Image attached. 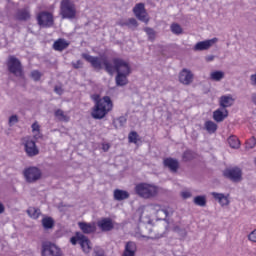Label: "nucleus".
<instances>
[{
	"label": "nucleus",
	"mask_w": 256,
	"mask_h": 256,
	"mask_svg": "<svg viewBox=\"0 0 256 256\" xmlns=\"http://www.w3.org/2000/svg\"><path fill=\"white\" fill-rule=\"evenodd\" d=\"M102 62L106 73L109 75H113L115 71L117 74L131 75V65L124 59L114 58L111 63L107 58H104Z\"/></svg>",
	"instance_id": "f257e3e1"
},
{
	"label": "nucleus",
	"mask_w": 256,
	"mask_h": 256,
	"mask_svg": "<svg viewBox=\"0 0 256 256\" xmlns=\"http://www.w3.org/2000/svg\"><path fill=\"white\" fill-rule=\"evenodd\" d=\"M112 110L113 101H111V97L104 96L103 98L96 101L91 112V117L93 119H105L107 114Z\"/></svg>",
	"instance_id": "f03ea898"
},
{
	"label": "nucleus",
	"mask_w": 256,
	"mask_h": 256,
	"mask_svg": "<svg viewBox=\"0 0 256 256\" xmlns=\"http://www.w3.org/2000/svg\"><path fill=\"white\" fill-rule=\"evenodd\" d=\"M135 193L142 199H153L157 197L159 188L153 184L139 183L135 186Z\"/></svg>",
	"instance_id": "7ed1b4c3"
},
{
	"label": "nucleus",
	"mask_w": 256,
	"mask_h": 256,
	"mask_svg": "<svg viewBox=\"0 0 256 256\" xmlns=\"http://www.w3.org/2000/svg\"><path fill=\"white\" fill-rule=\"evenodd\" d=\"M139 229L141 237L146 239H161L165 235V226H151L145 227V224H140Z\"/></svg>",
	"instance_id": "20e7f679"
},
{
	"label": "nucleus",
	"mask_w": 256,
	"mask_h": 256,
	"mask_svg": "<svg viewBox=\"0 0 256 256\" xmlns=\"http://www.w3.org/2000/svg\"><path fill=\"white\" fill-rule=\"evenodd\" d=\"M60 15L62 19H75L77 7L71 0H62L60 3Z\"/></svg>",
	"instance_id": "39448f33"
},
{
	"label": "nucleus",
	"mask_w": 256,
	"mask_h": 256,
	"mask_svg": "<svg viewBox=\"0 0 256 256\" xmlns=\"http://www.w3.org/2000/svg\"><path fill=\"white\" fill-rule=\"evenodd\" d=\"M70 242L72 245H80L82 251L84 253H91V240L85 234H82L81 232H76L75 236L70 239Z\"/></svg>",
	"instance_id": "423d86ee"
},
{
	"label": "nucleus",
	"mask_w": 256,
	"mask_h": 256,
	"mask_svg": "<svg viewBox=\"0 0 256 256\" xmlns=\"http://www.w3.org/2000/svg\"><path fill=\"white\" fill-rule=\"evenodd\" d=\"M8 71L15 77H23V65L21 60L15 56H9L7 61Z\"/></svg>",
	"instance_id": "0eeeda50"
},
{
	"label": "nucleus",
	"mask_w": 256,
	"mask_h": 256,
	"mask_svg": "<svg viewBox=\"0 0 256 256\" xmlns=\"http://www.w3.org/2000/svg\"><path fill=\"white\" fill-rule=\"evenodd\" d=\"M23 175L26 183H37L43 177V172L38 167L31 166L24 169Z\"/></svg>",
	"instance_id": "6e6552de"
},
{
	"label": "nucleus",
	"mask_w": 256,
	"mask_h": 256,
	"mask_svg": "<svg viewBox=\"0 0 256 256\" xmlns=\"http://www.w3.org/2000/svg\"><path fill=\"white\" fill-rule=\"evenodd\" d=\"M223 177L229 179L232 183H241L243 181V170L239 167L226 168L223 171Z\"/></svg>",
	"instance_id": "1a4fd4ad"
},
{
	"label": "nucleus",
	"mask_w": 256,
	"mask_h": 256,
	"mask_svg": "<svg viewBox=\"0 0 256 256\" xmlns=\"http://www.w3.org/2000/svg\"><path fill=\"white\" fill-rule=\"evenodd\" d=\"M42 256H64L63 250L54 243L44 242L42 244Z\"/></svg>",
	"instance_id": "9d476101"
},
{
	"label": "nucleus",
	"mask_w": 256,
	"mask_h": 256,
	"mask_svg": "<svg viewBox=\"0 0 256 256\" xmlns=\"http://www.w3.org/2000/svg\"><path fill=\"white\" fill-rule=\"evenodd\" d=\"M22 144L24 146V151L28 157H37V155L39 154V148L30 137L23 138Z\"/></svg>",
	"instance_id": "9b49d317"
},
{
	"label": "nucleus",
	"mask_w": 256,
	"mask_h": 256,
	"mask_svg": "<svg viewBox=\"0 0 256 256\" xmlns=\"http://www.w3.org/2000/svg\"><path fill=\"white\" fill-rule=\"evenodd\" d=\"M37 21L40 27H53V14H51V12L42 11L38 13Z\"/></svg>",
	"instance_id": "f8f14e48"
},
{
	"label": "nucleus",
	"mask_w": 256,
	"mask_h": 256,
	"mask_svg": "<svg viewBox=\"0 0 256 256\" xmlns=\"http://www.w3.org/2000/svg\"><path fill=\"white\" fill-rule=\"evenodd\" d=\"M133 13L139 19V21H142V23H149V14H147V10H145V4L144 3H138L133 8Z\"/></svg>",
	"instance_id": "ddd939ff"
},
{
	"label": "nucleus",
	"mask_w": 256,
	"mask_h": 256,
	"mask_svg": "<svg viewBox=\"0 0 256 256\" xmlns=\"http://www.w3.org/2000/svg\"><path fill=\"white\" fill-rule=\"evenodd\" d=\"M178 79L182 85H191L194 79L193 72L187 68H183L179 73Z\"/></svg>",
	"instance_id": "4468645a"
},
{
	"label": "nucleus",
	"mask_w": 256,
	"mask_h": 256,
	"mask_svg": "<svg viewBox=\"0 0 256 256\" xmlns=\"http://www.w3.org/2000/svg\"><path fill=\"white\" fill-rule=\"evenodd\" d=\"M82 58L85 59V61H88L92 65L94 69H98V71H101L103 69V59L105 58H99V57H94L89 54L83 53Z\"/></svg>",
	"instance_id": "2eb2a0df"
},
{
	"label": "nucleus",
	"mask_w": 256,
	"mask_h": 256,
	"mask_svg": "<svg viewBox=\"0 0 256 256\" xmlns=\"http://www.w3.org/2000/svg\"><path fill=\"white\" fill-rule=\"evenodd\" d=\"M217 41H218L217 38L200 41V42L196 43V45L194 46V51H207V50L211 49V47H213L215 45V43H217Z\"/></svg>",
	"instance_id": "dca6fc26"
},
{
	"label": "nucleus",
	"mask_w": 256,
	"mask_h": 256,
	"mask_svg": "<svg viewBox=\"0 0 256 256\" xmlns=\"http://www.w3.org/2000/svg\"><path fill=\"white\" fill-rule=\"evenodd\" d=\"M78 227L82 231V235H91L97 231V225L95 222H78Z\"/></svg>",
	"instance_id": "f3484780"
},
{
	"label": "nucleus",
	"mask_w": 256,
	"mask_h": 256,
	"mask_svg": "<svg viewBox=\"0 0 256 256\" xmlns=\"http://www.w3.org/2000/svg\"><path fill=\"white\" fill-rule=\"evenodd\" d=\"M227 117H229V111H227V109L221 110V108H219L213 112V119L216 123H222Z\"/></svg>",
	"instance_id": "a211bd4d"
},
{
	"label": "nucleus",
	"mask_w": 256,
	"mask_h": 256,
	"mask_svg": "<svg viewBox=\"0 0 256 256\" xmlns=\"http://www.w3.org/2000/svg\"><path fill=\"white\" fill-rule=\"evenodd\" d=\"M164 165L171 171V173H177L179 171V161L173 158H166Z\"/></svg>",
	"instance_id": "6ab92c4d"
},
{
	"label": "nucleus",
	"mask_w": 256,
	"mask_h": 256,
	"mask_svg": "<svg viewBox=\"0 0 256 256\" xmlns=\"http://www.w3.org/2000/svg\"><path fill=\"white\" fill-rule=\"evenodd\" d=\"M15 19L17 21H29V19H31V13L29 12V9H18L15 14Z\"/></svg>",
	"instance_id": "aec40b11"
},
{
	"label": "nucleus",
	"mask_w": 256,
	"mask_h": 256,
	"mask_svg": "<svg viewBox=\"0 0 256 256\" xmlns=\"http://www.w3.org/2000/svg\"><path fill=\"white\" fill-rule=\"evenodd\" d=\"M233 103H235V99H233L232 95H224L220 97L219 105L222 109H227V107H232Z\"/></svg>",
	"instance_id": "412c9836"
},
{
	"label": "nucleus",
	"mask_w": 256,
	"mask_h": 256,
	"mask_svg": "<svg viewBox=\"0 0 256 256\" xmlns=\"http://www.w3.org/2000/svg\"><path fill=\"white\" fill-rule=\"evenodd\" d=\"M135 253H137V244L133 241L127 242L122 256H135Z\"/></svg>",
	"instance_id": "4be33fe9"
},
{
	"label": "nucleus",
	"mask_w": 256,
	"mask_h": 256,
	"mask_svg": "<svg viewBox=\"0 0 256 256\" xmlns=\"http://www.w3.org/2000/svg\"><path fill=\"white\" fill-rule=\"evenodd\" d=\"M154 209L156 210V217L160 221H167V217H169V211L167 209H161V206L154 205Z\"/></svg>",
	"instance_id": "5701e85b"
},
{
	"label": "nucleus",
	"mask_w": 256,
	"mask_h": 256,
	"mask_svg": "<svg viewBox=\"0 0 256 256\" xmlns=\"http://www.w3.org/2000/svg\"><path fill=\"white\" fill-rule=\"evenodd\" d=\"M98 227L101 231H111L113 229V222L111 219L104 218L98 222Z\"/></svg>",
	"instance_id": "b1692460"
},
{
	"label": "nucleus",
	"mask_w": 256,
	"mask_h": 256,
	"mask_svg": "<svg viewBox=\"0 0 256 256\" xmlns=\"http://www.w3.org/2000/svg\"><path fill=\"white\" fill-rule=\"evenodd\" d=\"M130 74H117L115 77L117 87H125V85L129 84V77Z\"/></svg>",
	"instance_id": "393cba45"
},
{
	"label": "nucleus",
	"mask_w": 256,
	"mask_h": 256,
	"mask_svg": "<svg viewBox=\"0 0 256 256\" xmlns=\"http://www.w3.org/2000/svg\"><path fill=\"white\" fill-rule=\"evenodd\" d=\"M41 223L45 231H49V229H53V227H55V220L51 216H45Z\"/></svg>",
	"instance_id": "a878e982"
},
{
	"label": "nucleus",
	"mask_w": 256,
	"mask_h": 256,
	"mask_svg": "<svg viewBox=\"0 0 256 256\" xmlns=\"http://www.w3.org/2000/svg\"><path fill=\"white\" fill-rule=\"evenodd\" d=\"M69 47V42H67L65 39H58L53 44V49L55 51H64V49H67Z\"/></svg>",
	"instance_id": "bb28decb"
},
{
	"label": "nucleus",
	"mask_w": 256,
	"mask_h": 256,
	"mask_svg": "<svg viewBox=\"0 0 256 256\" xmlns=\"http://www.w3.org/2000/svg\"><path fill=\"white\" fill-rule=\"evenodd\" d=\"M54 116L56 117L57 120L63 123H69L71 119L69 115L65 114V111H63L62 109L55 110Z\"/></svg>",
	"instance_id": "cd10ccee"
},
{
	"label": "nucleus",
	"mask_w": 256,
	"mask_h": 256,
	"mask_svg": "<svg viewBox=\"0 0 256 256\" xmlns=\"http://www.w3.org/2000/svg\"><path fill=\"white\" fill-rule=\"evenodd\" d=\"M114 199L115 201H125L129 199V192L121 189L114 190Z\"/></svg>",
	"instance_id": "c85d7f7f"
},
{
	"label": "nucleus",
	"mask_w": 256,
	"mask_h": 256,
	"mask_svg": "<svg viewBox=\"0 0 256 256\" xmlns=\"http://www.w3.org/2000/svg\"><path fill=\"white\" fill-rule=\"evenodd\" d=\"M193 203L198 207H207V196L205 195L196 196L193 199Z\"/></svg>",
	"instance_id": "c756f323"
},
{
	"label": "nucleus",
	"mask_w": 256,
	"mask_h": 256,
	"mask_svg": "<svg viewBox=\"0 0 256 256\" xmlns=\"http://www.w3.org/2000/svg\"><path fill=\"white\" fill-rule=\"evenodd\" d=\"M222 79H225V72L221 70L213 71L210 73V80L219 82Z\"/></svg>",
	"instance_id": "7c9ffc66"
},
{
	"label": "nucleus",
	"mask_w": 256,
	"mask_h": 256,
	"mask_svg": "<svg viewBox=\"0 0 256 256\" xmlns=\"http://www.w3.org/2000/svg\"><path fill=\"white\" fill-rule=\"evenodd\" d=\"M27 214L29 215V217H31V219H39V217L41 216V209L30 207L27 210Z\"/></svg>",
	"instance_id": "2f4dec72"
},
{
	"label": "nucleus",
	"mask_w": 256,
	"mask_h": 256,
	"mask_svg": "<svg viewBox=\"0 0 256 256\" xmlns=\"http://www.w3.org/2000/svg\"><path fill=\"white\" fill-rule=\"evenodd\" d=\"M228 144L232 149H239V147H241V142L237 136H230L228 138Z\"/></svg>",
	"instance_id": "473e14b6"
},
{
	"label": "nucleus",
	"mask_w": 256,
	"mask_h": 256,
	"mask_svg": "<svg viewBox=\"0 0 256 256\" xmlns=\"http://www.w3.org/2000/svg\"><path fill=\"white\" fill-rule=\"evenodd\" d=\"M170 29L174 35H182L183 33V28L178 23H172Z\"/></svg>",
	"instance_id": "72a5a7b5"
},
{
	"label": "nucleus",
	"mask_w": 256,
	"mask_h": 256,
	"mask_svg": "<svg viewBox=\"0 0 256 256\" xmlns=\"http://www.w3.org/2000/svg\"><path fill=\"white\" fill-rule=\"evenodd\" d=\"M205 129L208 133H215L217 131V124L213 121H207L205 123Z\"/></svg>",
	"instance_id": "f704fd0d"
},
{
	"label": "nucleus",
	"mask_w": 256,
	"mask_h": 256,
	"mask_svg": "<svg viewBox=\"0 0 256 256\" xmlns=\"http://www.w3.org/2000/svg\"><path fill=\"white\" fill-rule=\"evenodd\" d=\"M127 123V118L125 116H121L118 119L113 121L114 127L117 129V127H123Z\"/></svg>",
	"instance_id": "c9c22d12"
},
{
	"label": "nucleus",
	"mask_w": 256,
	"mask_h": 256,
	"mask_svg": "<svg viewBox=\"0 0 256 256\" xmlns=\"http://www.w3.org/2000/svg\"><path fill=\"white\" fill-rule=\"evenodd\" d=\"M144 31L148 35L149 41H155V35H157V33L153 28L145 27Z\"/></svg>",
	"instance_id": "e433bc0d"
},
{
	"label": "nucleus",
	"mask_w": 256,
	"mask_h": 256,
	"mask_svg": "<svg viewBox=\"0 0 256 256\" xmlns=\"http://www.w3.org/2000/svg\"><path fill=\"white\" fill-rule=\"evenodd\" d=\"M183 159L184 161H192V159H195V152L191 150H187L183 153Z\"/></svg>",
	"instance_id": "4c0bfd02"
},
{
	"label": "nucleus",
	"mask_w": 256,
	"mask_h": 256,
	"mask_svg": "<svg viewBox=\"0 0 256 256\" xmlns=\"http://www.w3.org/2000/svg\"><path fill=\"white\" fill-rule=\"evenodd\" d=\"M137 139H139V134L136 131H132L128 135L129 143H137Z\"/></svg>",
	"instance_id": "58836bf2"
},
{
	"label": "nucleus",
	"mask_w": 256,
	"mask_h": 256,
	"mask_svg": "<svg viewBox=\"0 0 256 256\" xmlns=\"http://www.w3.org/2000/svg\"><path fill=\"white\" fill-rule=\"evenodd\" d=\"M174 231H175L176 233H178V235H179L180 237H182V239H185V237H187V230H186L185 228H181V227H179V226H176V227L174 228Z\"/></svg>",
	"instance_id": "ea45409f"
},
{
	"label": "nucleus",
	"mask_w": 256,
	"mask_h": 256,
	"mask_svg": "<svg viewBox=\"0 0 256 256\" xmlns=\"http://www.w3.org/2000/svg\"><path fill=\"white\" fill-rule=\"evenodd\" d=\"M211 195L218 203H221L225 197V194L217 192H212Z\"/></svg>",
	"instance_id": "a19ab883"
},
{
	"label": "nucleus",
	"mask_w": 256,
	"mask_h": 256,
	"mask_svg": "<svg viewBox=\"0 0 256 256\" xmlns=\"http://www.w3.org/2000/svg\"><path fill=\"white\" fill-rule=\"evenodd\" d=\"M256 146V138L251 137L247 142H246V149H254Z\"/></svg>",
	"instance_id": "79ce46f5"
},
{
	"label": "nucleus",
	"mask_w": 256,
	"mask_h": 256,
	"mask_svg": "<svg viewBox=\"0 0 256 256\" xmlns=\"http://www.w3.org/2000/svg\"><path fill=\"white\" fill-rule=\"evenodd\" d=\"M127 26L130 27V25H132V27H137V20L135 18H130L127 22H124L121 24V26Z\"/></svg>",
	"instance_id": "37998d69"
},
{
	"label": "nucleus",
	"mask_w": 256,
	"mask_h": 256,
	"mask_svg": "<svg viewBox=\"0 0 256 256\" xmlns=\"http://www.w3.org/2000/svg\"><path fill=\"white\" fill-rule=\"evenodd\" d=\"M9 126L10 127H13V125H15V123H19V117H17V115H12L10 118H9Z\"/></svg>",
	"instance_id": "c03bdc74"
},
{
	"label": "nucleus",
	"mask_w": 256,
	"mask_h": 256,
	"mask_svg": "<svg viewBox=\"0 0 256 256\" xmlns=\"http://www.w3.org/2000/svg\"><path fill=\"white\" fill-rule=\"evenodd\" d=\"M31 77L34 81H39L41 79V72L34 70L31 72Z\"/></svg>",
	"instance_id": "a18cd8bd"
},
{
	"label": "nucleus",
	"mask_w": 256,
	"mask_h": 256,
	"mask_svg": "<svg viewBox=\"0 0 256 256\" xmlns=\"http://www.w3.org/2000/svg\"><path fill=\"white\" fill-rule=\"evenodd\" d=\"M93 256H105V251L99 247H96L94 248Z\"/></svg>",
	"instance_id": "49530a36"
},
{
	"label": "nucleus",
	"mask_w": 256,
	"mask_h": 256,
	"mask_svg": "<svg viewBox=\"0 0 256 256\" xmlns=\"http://www.w3.org/2000/svg\"><path fill=\"white\" fill-rule=\"evenodd\" d=\"M248 239L252 243H256V229L249 234Z\"/></svg>",
	"instance_id": "de8ad7c7"
},
{
	"label": "nucleus",
	"mask_w": 256,
	"mask_h": 256,
	"mask_svg": "<svg viewBox=\"0 0 256 256\" xmlns=\"http://www.w3.org/2000/svg\"><path fill=\"white\" fill-rule=\"evenodd\" d=\"M74 69H83V62L78 60L77 62L72 63Z\"/></svg>",
	"instance_id": "09e8293b"
},
{
	"label": "nucleus",
	"mask_w": 256,
	"mask_h": 256,
	"mask_svg": "<svg viewBox=\"0 0 256 256\" xmlns=\"http://www.w3.org/2000/svg\"><path fill=\"white\" fill-rule=\"evenodd\" d=\"M219 204L221 207H227V205H229V198L225 196Z\"/></svg>",
	"instance_id": "8fccbe9b"
},
{
	"label": "nucleus",
	"mask_w": 256,
	"mask_h": 256,
	"mask_svg": "<svg viewBox=\"0 0 256 256\" xmlns=\"http://www.w3.org/2000/svg\"><path fill=\"white\" fill-rule=\"evenodd\" d=\"M191 192H189V191H185V192H182L181 193V197L183 198V199H189L190 197H191Z\"/></svg>",
	"instance_id": "3c124183"
},
{
	"label": "nucleus",
	"mask_w": 256,
	"mask_h": 256,
	"mask_svg": "<svg viewBox=\"0 0 256 256\" xmlns=\"http://www.w3.org/2000/svg\"><path fill=\"white\" fill-rule=\"evenodd\" d=\"M39 129H40V126L38 125L37 122L32 124V131H33V133H35V131H37V133H39Z\"/></svg>",
	"instance_id": "603ef678"
},
{
	"label": "nucleus",
	"mask_w": 256,
	"mask_h": 256,
	"mask_svg": "<svg viewBox=\"0 0 256 256\" xmlns=\"http://www.w3.org/2000/svg\"><path fill=\"white\" fill-rule=\"evenodd\" d=\"M55 93H57V95H63V88L56 86L54 88Z\"/></svg>",
	"instance_id": "864d4df0"
},
{
	"label": "nucleus",
	"mask_w": 256,
	"mask_h": 256,
	"mask_svg": "<svg viewBox=\"0 0 256 256\" xmlns=\"http://www.w3.org/2000/svg\"><path fill=\"white\" fill-rule=\"evenodd\" d=\"M3 213H5V205L0 202V215H3Z\"/></svg>",
	"instance_id": "5fc2aeb1"
},
{
	"label": "nucleus",
	"mask_w": 256,
	"mask_h": 256,
	"mask_svg": "<svg viewBox=\"0 0 256 256\" xmlns=\"http://www.w3.org/2000/svg\"><path fill=\"white\" fill-rule=\"evenodd\" d=\"M110 147H111V146H109V144H103V145H102L103 151H109Z\"/></svg>",
	"instance_id": "6e6d98bb"
},
{
	"label": "nucleus",
	"mask_w": 256,
	"mask_h": 256,
	"mask_svg": "<svg viewBox=\"0 0 256 256\" xmlns=\"http://www.w3.org/2000/svg\"><path fill=\"white\" fill-rule=\"evenodd\" d=\"M213 59H215V56H213V55L206 57V61H213Z\"/></svg>",
	"instance_id": "4d7b16f0"
},
{
	"label": "nucleus",
	"mask_w": 256,
	"mask_h": 256,
	"mask_svg": "<svg viewBox=\"0 0 256 256\" xmlns=\"http://www.w3.org/2000/svg\"><path fill=\"white\" fill-rule=\"evenodd\" d=\"M252 102L256 105V93L252 94Z\"/></svg>",
	"instance_id": "13d9d810"
}]
</instances>
